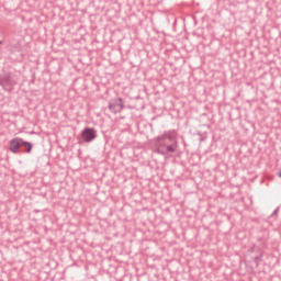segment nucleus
<instances>
[{"label":"nucleus","mask_w":281,"mask_h":281,"mask_svg":"<svg viewBox=\"0 0 281 281\" xmlns=\"http://www.w3.org/2000/svg\"><path fill=\"white\" fill-rule=\"evenodd\" d=\"M1 43H2V42L0 41V45H1Z\"/></svg>","instance_id":"obj_8"},{"label":"nucleus","mask_w":281,"mask_h":281,"mask_svg":"<svg viewBox=\"0 0 281 281\" xmlns=\"http://www.w3.org/2000/svg\"><path fill=\"white\" fill-rule=\"evenodd\" d=\"M109 110L116 114V113H122V111H124V103L122 98H119L116 101L114 102H110L109 103Z\"/></svg>","instance_id":"obj_3"},{"label":"nucleus","mask_w":281,"mask_h":281,"mask_svg":"<svg viewBox=\"0 0 281 281\" xmlns=\"http://www.w3.org/2000/svg\"><path fill=\"white\" fill-rule=\"evenodd\" d=\"M154 146L157 155H162L164 157H168L169 155L177 153V148L179 146V143L177 142V131H167L156 137L154 139Z\"/></svg>","instance_id":"obj_1"},{"label":"nucleus","mask_w":281,"mask_h":281,"mask_svg":"<svg viewBox=\"0 0 281 281\" xmlns=\"http://www.w3.org/2000/svg\"><path fill=\"white\" fill-rule=\"evenodd\" d=\"M26 148V153H32V143L23 140V138L15 137L10 140L9 150L14 155L19 154V148Z\"/></svg>","instance_id":"obj_2"},{"label":"nucleus","mask_w":281,"mask_h":281,"mask_svg":"<svg viewBox=\"0 0 281 281\" xmlns=\"http://www.w3.org/2000/svg\"><path fill=\"white\" fill-rule=\"evenodd\" d=\"M278 177H280V178H281V172H279V173H278Z\"/></svg>","instance_id":"obj_7"},{"label":"nucleus","mask_w":281,"mask_h":281,"mask_svg":"<svg viewBox=\"0 0 281 281\" xmlns=\"http://www.w3.org/2000/svg\"><path fill=\"white\" fill-rule=\"evenodd\" d=\"M0 85H1V87H3V89L5 91H12V89H10L8 87H12V85H14V82H12V79L10 78V76H5L0 80Z\"/></svg>","instance_id":"obj_5"},{"label":"nucleus","mask_w":281,"mask_h":281,"mask_svg":"<svg viewBox=\"0 0 281 281\" xmlns=\"http://www.w3.org/2000/svg\"><path fill=\"white\" fill-rule=\"evenodd\" d=\"M82 139L87 143L93 142L98 137L97 132L91 127H86L81 134Z\"/></svg>","instance_id":"obj_4"},{"label":"nucleus","mask_w":281,"mask_h":281,"mask_svg":"<svg viewBox=\"0 0 281 281\" xmlns=\"http://www.w3.org/2000/svg\"><path fill=\"white\" fill-rule=\"evenodd\" d=\"M262 256H259V257H255L254 260H255V263H256V267H258L260 265V260H261Z\"/></svg>","instance_id":"obj_6"}]
</instances>
